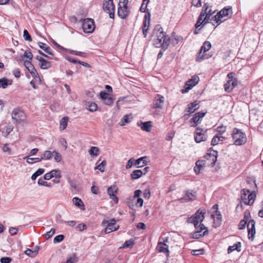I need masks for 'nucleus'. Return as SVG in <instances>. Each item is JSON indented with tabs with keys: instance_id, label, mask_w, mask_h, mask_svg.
<instances>
[{
	"instance_id": "nucleus-1",
	"label": "nucleus",
	"mask_w": 263,
	"mask_h": 263,
	"mask_svg": "<svg viewBox=\"0 0 263 263\" xmlns=\"http://www.w3.org/2000/svg\"><path fill=\"white\" fill-rule=\"evenodd\" d=\"M154 35L156 34L157 38L154 39V44L156 48L162 47L166 49L170 44L175 46L178 43V40L177 39L171 40L170 37L165 34L163 32L162 28L160 25H157L153 31Z\"/></svg>"
},
{
	"instance_id": "nucleus-2",
	"label": "nucleus",
	"mask_w": 263,
	"mask_h": 263,
	"mask_svg": "<svg viewBox=\"0 0 263 263\" xmlns=\"http://www.w3.org/2000/svg\"><path fill=\"white\" fill-rule=\"evenodd\" d=\"M232 137L234 140V144L236 145H242L247 141V137L245 132L240 129L234 128L232 133Z\"/></svg>"
},
{
	"instance_id": "nucleus-3",
	"label": "nucleus",
	"mask_w": 263,
	"mask_h": 263,
	"mask_svg": "<svg viewBox=\"0 0 263 263\" xmlns=\"http://www.w3.org/2000/svg\"><path fill=\"white\" fill-rule=\"evenodd\" d=\"M256 191L250 192V190L243 189L241 191V199L246 205H252L256 198Z\"/></svg>"
},
{
	"instance_id": "nucleus-4",
	"label": "nucleus",
	"mask_w": 263,
	"mask_h": 263,
	"mask_svg": "<svg viewBox=\"0 0 263 263\" xmlns=\"http://www.w3.org/2000/svg\"><path fill=\"white\" fill-rule=\"evenodd\" d=\"M128 0H119L117 14L122 19L126 18L129 15L130 11L128 9Z\"/></svg>"
},
{
	"instance_id": "nucleus-5",
	"label": "nucleus",
	"mask_w": 263,
	"mask_h": 263,
	"mask_svg": "<svg viewBox=\"0 0 263 263\" xmlns=\"http://www.w3.org/2000/svg\"><path fill=\"white\" fill-rule=\"evenodd\" d=\"M232 14V10L231 7H228V8H224L220 11H219L217 14L213 17H212V20L211 21H213L216 22L217 24V26L220 25L223 21L221 20V18L224 16L230 17Z\"/></svg>"
},
{
	"instance_id": "nucleus-6",
	"label": "nucleus",
	"mask_w": 263,
	"mask_h": 263,
	"mask_svg": "<svg viewBox=\"0 0 263 263\" xmlns=\"http://www.w3.org/2000/svg\"><path fill=\"white\" fill-rule=\"evenodd\" d=\"M235 73L230 72L228 74V80L224 85V90L227 92L230 93L233 91L238 83L237 79L234 77Z\"/></svg>"
},
{
	"instance_id": "nucleus-7",
	"label": "nucleus",
	"mask_w": 263,
	"mask_h": 263,
	"mask_svg": "<svg viewBox=\"0 0 263 263\" xmlns=\"http://www.w3.org/2000/svg\"><path fill=\"white\" fill-rule=\"evenodd\" d=\"M199 227L195 229L196 230L194 232L190 234V238L198 239L208 234L209 230L207 227H205L202 223L199 224Z\"/></svg>"
},
{
	"instance_id": "nucleus-8",
	"label": "nucleus",
	"mask_w": 263,
	"mask_h": 263,
	"mask_svg": "<svg viewBox=\"0 0 263 263\" xmlns=\"http://www.w3.org/2000/svg\"><path fill=\"white\" fill-rule=\"evenodd\" d=\"M207 129L201 128L199 127L196 128L194 133V139L196 143H199L205 141L208 139Z\"/></svg>"
},
{
	"instance_id": "nucleus-9",
	"label": "nucleus",
	"mask_w": 263,
	"mask_h": 263,
	"mask_svg": "<svg viewBox=\"0 0 263 263\" xmlns=\"http://www.w3.org/2000/svg\"><path fill=\"white\" fill-rule=\"evenodd\" d=\"M103 8L105 12L108 13L110 18H114L115 6L113 0H104Z\"/></svg>"
},
{
	"instance_id": "nucleus-10",
	"label": "nucleus",
	"mask_w": 263,
	"mask_h": 263,
	"mask_svg": "<svg viewBox=\"0 0 263 263\" xmlns=\"http://www.w3.org/2000/svg\"><path fill=\"white\" fill-rule=\"evenodd\" d=\"M53 151L51 152L48 150H46L43 152L42 156L41 158H29V156H26L24 158V159H26V161L28 163L32 164L33 162L32 161L35 160V162H41L42 160H50L53 156Z\"/></svg>"
},
{
	"instance_id": "nucleus-11",
	"label": "nucleus",
	"mask_w": 263,
	"mask_h": 263,
	"mask_svg": "<svg viewBox=\"0 0 263 263\" xmlns=\"http://www.w3.org/2000/svg\"><path fill=\"white\" fill-rule=\"evenodd\" d=\"M82 28L83 31L86 33H92L95 28V22L92 18H87L82 21Z\"/></svg>"
},
{
	"instance_id": "nucleus-12",
	"label": "nucleus",
	"mask_w": 263,
	"mask_h": 263,
	"mask_svg": "<svg viewBox=\"0 0 263 263\" xmlns=\"http://www.w3.org/2000/svg\"><path fill=\"white\" fill-rule=\"evenodd\" d=\"M12 118L14 122L20 123L25 120V114L19 109H14L12 112Z\"/></svg>"
},
{
	"instance_id": "nucleus-13",
	"label": "nucleus",
	"mask_w": 263,
	"mask_h": 263,
	"mask_svg": "<svg viewBox=\"0 0 263 263\" xmlns=\"http://www.w3.org/2000/svg\"><path fill=\"white\" fill-rule=\"evenodd\" d=\"M164 101L165 98L163 96L159 94L156 95L154 98L152 107L162 109L164 106Z\"/></svg>"
},
{
	"instance_id": "nucleus-14",
	"label": "nucleus",
	"mask_w": 263,
	"mask_h": 263,
	"mask_svg": "<svg viewBox=\"0 0 263 263\" xmlns=\"http://www.w3.org/2000/svg\"><path fill=\"white\" fill-rule=\"evenodd\" d=\"M213 55L211 50H199L196 58V61L200 62L211 58Z\"/></svg>"
},
{
	"instance_id": "nucleus-15",
	"label": "nucleus",
	"mask_w": 263,
	"mask_h": 263,
	"mask_svg": "<svg viewBox=\"0 0 263 263\" xmlns=\"http://www.w3.org/2000/svg\"><path fill=\"white\" fill-rule=\"evenodd\" d=\"M118 191V188L116 185H111L107 189V194L109 198L116 204L118 203V198L116 196Z\"/></svg>"
},
{
	"instance_id": "nucleus-16",
	"label": "nucleus",
	"mask_w": 263,
	"mask_h": 263,
	"mask_svg": "<svg viewBox=\"0 0 263 263\" xmlns=\"http://www.w3.org/2000/svg\"><path fill=\"white\" fill-rule=\"evenodd\" d=\"M255 221L253 219L249 220L247 224L248 238L249 239L253 240L255 234Z\"/></svg>"
},
{
	"instance_id": "nucleus-17",
	"label": "nucleus",
	"mask_w": 263,
	"mask_h": 263,
	"mask_svg": "<svg viewBox=\"0 0 263 263\" xmlns=\"http://www.w3.org/2000/svg\"><path fill=\"white\" fill-rule=\"evenodd\" d=\"M201 11H204L205 12L204 16V21H205V23H209L210 21H211V20H212L213 17L212 16L215 13V11H213L210 8V6L208 3L204 5Z\"/></svg>"
},
{
	"instance_id": "nucleus-18",
	"label": "nucleus",
	"mask_w": 263,
	"mask_h": 263,
	"mask_svg": "<svg viewBox=\"0 0 263 263\" xmlns=\"http://www.w3.org/2000/svg\"><path fill=\"white\" fill-rule=\"evenodd\" d=\"M218 152L217 151H213V154L210 153H206L204 157L207 160L211 161V162L209 165L211 167H213L217 160Z\"/></svg>"
},
{
	"instance_id": "nucleus-19",
	"label": "nucleus",
	"mask_w": 263,
	"mask_h": 263,
	"mask_svg": "<svg viewBox=\"0 0 263 263\" xmlns=\"http://www.w3.org/2000/svg\"><path fill=\"white\" fill-rule=\"evenodd\" d=\"M24 66L28 69L33 78H39L38 73L30 61H24Z\"/></svg>"
},
{
	"instance_id": "nucleus-20",
	"label": "nucleus",
	"mask_w": 263,
	"mask_h": 263,
	"mask_svg": "<svg viewBox=\"0 0 263 263\" xmlns=\"http://www.w3.org/2000/svg\"><path fill=\"white\" fill-rule=\"evenodd\" d=\"M205 213L206 211L204 209H199L193 215L196 220L199 221L200 223H202L204 219Z\"/></svg>"
},
{
	"instance_id": "nucleus-21",
	"label": "nucleus",
	"mask_w": 263,
	"mask_h": 263,
	"mask_svg": "<svg viewBox=\"0 0 263 263\" xmlns=\"http://www.w3.org/2000/svg\"><path fill=\"white\" fill-rule=\"evenodd\" d=\"M196 196L195 192L193 193V191L187 190L185 191L184 195L182 197V201L188 202L195 200Z\"/></svg>"
},
{
	"instance_id": "nucleus-22",
	"label": "nucleus",
	"mask_w": 263,
	"mask_h": 263,
	"mask_svg": "<svg viewBox=\"0 0 263 263\" xmlns=\"http://www.w3.org/2000/svg\"><path fill=\"white\" fill-rule=\"evenodd\" d=\"M147 157L144 156L140 157L135 161L134 165L137 168L142 167L145 165H146L148 162L147 161Z\"/></svg>"
},
{
	"instance_id": "nucleus-23",
	"label": "nucleus",
	"mask_w": 263,
	"mask_h": 263,
	"mask_svg": "<svg viewBox=\"0 0 263 263\" xmlns=\"http://www.w3.org/2000/svg\"><path fill=\"white\" fill-rule=\"evenodd\" d=\"M205 162V160H198L196 162V165L194 168V171L196 175H198L200 173V171L203 168Z\"/></svg>"
},
{
	"instance_id": "nucleus-24",
	"label": "nucleus",
	"mask_w": 263,
	"mask_h": 263,
	"mask_svg": "<svg viewBox=\"0 0 263 263\" xmlns=\"http://www.w3.org/2000/svg\"><path fill=\"white\" fill-rule=\"evenodd\" d=\"M205 12L204 11H201L200 14L198 17V20L195 24L196 29L198 28L199 27H202L204 24L205 23V21L204 19L203 20V17L205 16Z\"/></svg>"
},
{
	"instance_id": "nucleus-25",
	"label": "nucleus",
	"mask_w": 263,
	"mask_h": 263,
	"mask_svg": "<svg viewBox=\"0 0 263 263\" xmlns=\"http://www.w3.org/2000/svg\"><path fill=\"white\" fill-rule=\"evenodd\" d=\"M157 250L159 252L168 254V246L164 242H159L157 247Z\"/></svg>"
},
{
	"instance_id": "nucleus-26",
	"label": "nucleus",
	"mask_w": 263,
	"mask_h": 263,
	"mask_svg": "<svg viewBox=\"0 0 263 263\" xmlns=\"http://www.w3.org/2000/svg\"><path fill=\"white\" fill-rule=\"evenodd\" d=\"M199 106L196 103V102H192L187 105V107L185 109V111L190 112V114L193 113L195 110L198 109Z\"/></svg>"
},
{
	"instance_id": "nucleus-27",
	"label": "nucleus",
	"mask_w": 263,
	"mask_h": 263,
	"mask_svg": "<svg viewBox=\"0 0 263 263\" xmlns=\"http://www.w3.org/2000/svg\"><path fill=\"white\" fill-rule=\"evenodd\" d=\"M12 82V80L8 79L6 78H3L0 79V88L5 89L8 86L11 85Z\"/></svg>"
},
{
	"instance_id": "nucleus-28",
	"label": "nucleus",
	"mask_w": 263,
	"mask_h": 263,
	"mask_svg": "<svg viewBox=\"0 0 263 263\" xmlns=\"http://www.w3.org/2000/svg\"><path fill=\"white\" fill-rule=\"evenodd\" d=\"M133 118V115L131 114L125 115L121 119L119 123L120 125L123 126H124L126 124L129 123L131 121Z\"/></svg>"
},
{
	"instance_id": "nucleus-29",
	"label": "nucleus",
	"mask_w": 263,
	"mask_h": 263,
	"mask_svg": "<svg viewBox=\"0 0 263 263\" xmlns=\"http://www.w3.org/2000/svg\"><path fill=\"white\" fill-rule=\"evenodd\" d=\"M36 59L40 61V67L42 69H47L51 66L50 63L43 58L37 57Z\"/></svg>"
},
{
	"instance_id": "nucleus-30",
	"label": "nucleus",
	"mask_w": 263,
	"mask_h": 263,
	"mask_svg": "<svg viewBox=\"0 0 263 263\" xmlns=\"http://www.w3.org/2000/svg\"><path fill=\"white\" fill-rule=\"evenodd\" d=\"M241 242H237L232 246H229L228 249V253L230 254L232 253L234 250H236L237 252L241 251Z\"/></svg>"
},
{
	"instance_id": "nucleus-31",
	"label": "nucleus",
	"mask_w": 263,
	"mask_h": 263,
	"mask_svg": "<svg viewBox=\"0 0 263 263\" xmlns=\"http://www.w3.org/2000/svg\"><path fill=\"white\" fill-rule=\"evenodd\" d=\"M141 128L142 130L146 132H149L152 126V122L151 121H147L141 122Z\"/></svg>"
},
{
	"instance_id": "nucleus-32",
	"label": "nucleus",
	"mask_w": 263,
	"mask_h": 263,
	"mask_svg": "<svg viewBox=\"0 0 263 263\" xmlns=\"http://www.w3.org/2000/svg\"><path fill=\"white\" fill-rule=\"evenodd\" d=\"M65 59L70 61V62H72L73 63H74V64H76V63H79L86 67H90V66L89 64L86 63V62H82V61H78L77 60H75L74 59H72L71 58V57H70L69 56H65Z\"/></svg>"
},
{
	"instance_id": "nucleus-33",
	"label": "nucleus",
	"mask_w": 263,
	"mask_h": 263,
	"mask_svg": "<svg viewBox=\"0 0 263 263\" xmlns=\"http://www.w3.org/2000/svg\"><path fill=\"white\" fill-rule=\"evenodd\" d=\"M72 201L76 206L79 207L81 210L85 209V205L81 199L76 197L73 198Z\"/></svg>"
},
{
	"instance_id": "nucleus-34",
	"label": "nucleus",
	"mask_w": 263,
	"mask_h": 263,
	"mask_svg": "<svg viewBox=\"0 0 263 263\" xmlns=\"http://www.w3.org/2000/svg\"><path fill=\"white\" fill-rule=\"evenodd\" d=\"M142 175V170H136L131 173L130 177L132 179L136 180L140 178Z\"/></svg>"
},
{
	"instance_id": "nucleus-35",
	"label": "nucleus",
	"mask_w": 263,
	"mask_h": 263,
	"mask_svg": "<svg viewBox=\"0 0 263 263\" xmlns=\"http://www.w3.org/2000/svg\"><path fill=\"white\" fill-rule=\"evenodd\" d=\"M86 106L87 109L91 112L95 111L98 109V105L94 102H88L86 104Z\"/></svg>"
},
{
	"instance_id": "nucleus-36",
	"label": "nucleus",
	"mask_w": 263,
	"mask_h": 263,
	"mask_svg": "<svg viewBox=\"0 0 263 263\" xmlns=\"http://www.w3.org/2000/svg\"><path fill=\"white\" fill-rule=\"evenodd\" d=\"M221 138L225 139V137L223 136H219L218 135L214 136L211 141V145L215 146L217 145L219 141H222V140H221Z\"/></svg>"
},
{
	"instance_id": "nucleus-37",
	"label": "nucleus",
	"mask_w": 263,
	"mask_h": 263,
	"mask_svg": "<svg viewBox=\"0 0 263 263\" xmlns=\"http://www.w3.org/2000/svg\"><path fill=\"white\" fill-rule=\"evenodd\" d=\"M38 252H39V247H37V249H35L34 251H32V250H31L30 249H27L25 251V254L31 257H34L37 254Z\"/></svg>"
},
{
	"instance_id": "nucleus-38",
	"label": "nucleus",
	"mask_w": 263,
	"mask_h": 263,
	"mask_svg": "<svg viewBox=\"0 0 263 263\" xmlns=\"http://www.w3.org/2000/svg\"><path fill=\"white\" fill-rule=\"evenodd\" d=\"M68 120V117H64L62 118L61 120L60 121V129L61 130H63L65 129L67 126V122Z\"/></svg>"
},
{
	"instance_id": "nucleus-39",
	"label": "nucleus",
	"mask_w": 263,
	"mask_h": 263,
	"mask_svg": "<svg viewBox=\"0 0 263 263\" xmlns=\"http://www.w3.org/2000/svg\"><path fill=\"white\" fill-rule=\"evenodd\" d=\"M194 86H195V85H194L192 83H188L187 81L184 84V88L182 89V93L187 92Z\"/></svg>"
},
{
	"instance_id": "nucleus-40",
	"label": "nucleus",
	"mask_w": 263,
	"mask_h": 263,
	"mask_svg": "<svg viewBox=\"0 0 263 263\" xmlns=\"http://www.w3.org/2000/svg\"><path fill=\"white\" fill-rule=\"evenodd\" d=\"M88 152L91 156H97L99 154V149L98 147L92 146Z\"/></svg>"
},
{
	"instance_id": "nucleus-41",
	"label": "nucleus",
	"mask_w": 263,
	"mask_h": 263,
	"mask_svg": "<svg viewBox=\"0 0 263 263\" xmlns=\"http://www.w3.org/2000/svg\"><path fill=\"white\" fill-rule=\"evenodd\" d=\"M190 123H193L191 126L192 127H196L199 123H200V120H198V117L195 114L194 116L191 119L190 121Z\"/></svg>"
},
{
	"instance_id": "nucleus-42",
	"label": "nucleus",
	"mask_w": 263,
	"mask_h": 263,
	"mask_svg": "<svg viewBox=\"0 0 263 263\" xmlns=\"http://www.w3.org/2000/svg\"><path fill=\"white\" fill-rule=\"evenodd\" d=\"M116 223V220L114 218L111 219L109 220H104L102 222V226L105 227L108 226L109 227L114 226Z\"/></svg>"
},
{
	"instance_id": "nucleus-43",
	"label": "nucleus",
	"mask_w": 263,
	"mask_h": 263,
	"mask_svg": "<svg viewBox=\"0 0 263 263\" xmlns=\"http://www.w3.org/2000/svg\"><path fill=\"white\" fill-rule=\"evenodd\" d=\"M2 149L3 152L8 155H11L13 154L12 149L10 147V144L6 143L4 144Z\"/></svg>"
},
{
	"instance_id": "nucleus-44",
	"label": "nucleus",
	"mask_w": 263,
	"mask_h": 263,
	"mask_svg": "<svg viewBox=\"0 0 263 263\" xmlns=\"http://www.w3.org/2000/svg\"><path fill=\"white\" fill-rule=\"evenodd\" d=\"M45 172L44 169L43 168H39L34 173H33L31 176V179L32 180H34L36 179V178L40 175L43 174Z\"/></svg>"
},
{
	"instance_id": "nucleus-45",
	"label": "nucleus",
	"mask_w": 263,
	"mask_h": 263,
	"mask_svg": "<svg viewBox=\"0 0 263 263\" xmlns=\"http://www.w3.org/2000/svg\"><path fill=\"white\" fill-rule=\"evenodd\" d=\"M106 228L104 229V234H108L111 232H114L119 229V226H118L117 227L112 226L109 227L108 226H106Z\"/></svg>"
},
{
	"instance_id": "nucleus-46",
	"label": "nucleus",
	"mask_w": 263,
	"mask_h": 263,
	"mask_svg": "<svg viewBox=\"0 0 263 263\" xmlns=\"http://www.w3.org/2000/svg\"><path fill=\"white\" fill-rule=\"evenodd\" d=\"M56 162H60L62 160V155L57 151H53V156Z\"/></svg>"
},
{
	"instance_id": "nucleus-47",
	"label": "nucleus",
	"mask_w": 263,
	"mask_h": 263,
	"mask_svg": "<svg viewBox=\"0 0 263 263\" xmlns=\"http://www.w3.org/2000/svg\"><path fill=\"white\" fill-rule=\"evenodd\" d=\"M199 81V78L198 76L194 75L192 77L191 79L187 80L188 83H192L194 85H196Z\"/></svg>"
},
{
	"instance_id": "nucleus-48",
	"label": "nucleus",
	"mask_w": 263,
	"mask_h": 263,
	"mask_svg": "<svg viewBox=\"0 0 263 263\" xmlns=\"http://www.w3.org/2000/svg\"><path fill=\"white\" fill-rule=\"evenodd\" d=\"M204 253V249H200L198 250H193L191 252V254L194 256H198L199 255L203 254Z\"/></svg>"
},
{
	"instance_id": "nucleus-49",
	"label": "nucleus",
	"mask_w": 263,
	"mask_h": 263,
	"mask_svg": "<svg viewBox=\"0 0 263 263\" xmlns=\"http://www.w3.org/2000/svg\"><path fill=\"white\" fill-rule=\"evenodd\" d=\"M134 245V240L132 239L126 240L123 245V248H132Z\"/></svg>"
},
{
	"instance_id": "nucleus-50",
	"label": "nucleus",
	"mask_w": 263,
	"mask_h": 263,
	"mask_svg": "<svg viewBox=\"0 0 263 263\" xmlns=\"http://www.w3.org/2000/svg\"><path fill=\"white\" fill-rule=\"evenodd\" d=\"M106 162L105 160L103 161L100 164L98 165L96 167L95 170H99L101 172H103L105 171V166L106 165Z\"/></svg>"
},
{
	"instance_id": "nucleus-51",
	"label": "nucleus",
	"mask_w": 263,
	"mask_h": 263,
	"mask_svg": "<svg viewBox=\"0 0 263 263\" xmlns=\"http://www.w3.org/2000/svg\"><path fill=\"white\" fill-rule=\"evenodd\" d=\"M51 175H52V178L55 177V178L59 179L61 177V172L60 170H53L50 172Z\"/></svg>"
},
{
	"instance_id": "nucleus-52",
	"label": "nucleus",
	"mask_w": 263,
	"mask_h": 263,
	"mask_svg": "<svg viewBox=\"0 0 263 263\" xmlns=\"http://www.w3.org/2000/svg\"><path fill=\"white\" fill-rule=\"evenodd\" d=\"M70 53L74 54L78 56L85 57L86 56V54L85 52H82L78 50H69Z\"/></svg>"
},
{
	"instance_id": "nucleus-53",
	"label": "nucleus",
	"mask_w": 263,
	"mask_h": 263,
	"mask_svg": "<svg viewBox=\"0 0 263 263\" xmlns=\"http://www.w3.org/2000/svg\"><path fill=\"white\" fill-rule=\"evenodd\" d=\"M67 180L70 186L75 190H77V185L74 180H71L70 177H67Z\"/></svg>"
},
{
	"instance_id": "nucleus-54",
	"label": "nucleus",
	"mask_w": 263,
	"mask_h": 263,
	"mask_svg": "<svg viewBox=\"0 0 263 263\" xmlns=\"http://www.w3.org/2000/svg\"><path fill=\"white\" fill-rule=\"evenodd\" d=\"M78 261V259L75 255L72 254L71 256H69L67 260H66V263H77Z\"/></svg>"
},
{
	"instance_id": "nucleus-55",
	"label": "nucleus",
	"mask_w": 263,
	"mask_h": 263,
	"mask_svg": "<svg viewBox=\"0 0 263 263\" xmlns=\"http://www.w3.org/2000/svg\"><path fill=\"white\" fill-rule=\"evenodd\" d=\"M114 101V99L109 96L105 100L103 101V103L106 105H111Z\"/></svg>"
},
{
	"instance_id": "nucleus-56",
	"label": "nucleus",
	"mask_w": 263,
	"mask_h": 263,
	"mask_svg": "<svg viewBox=\"0 0 263 263\" xmlns=\"http://www.w3.org/2000/svg\"><path fill=\"white\" fill-rule=\"evenodd\" d=\"M207 113L206 110H202L199 112L196 113V115L198 117V120H200V121H202V118L205 116L206 114Z\"/></svg>"
},
{
	"instance_id": "nucleus-57",
	"label": "nucleus",
	"mask_w": 263,
	"mask_h": 263,
	"mask_svg": "<svg viewBox=\"0 0 263 263\" xmlns=\"http://www.w3.org/2000/svg\"><path fill=\"white\" fill-rule=\"evenodd\" d=\"M64 239L63 235H59L56 236L53 239V242L54 243H59L63 241Z\"/></svg>"
},
{
	"instance_id": "nucleus-58",
	"label": "nucleus",
	"mask_w": 263,
	"mask_h": 263,
	"mask_svg": "<svg viewBox=\"0 0 263 263\" xmlns=\"http://www.w3.org/2000/svg\"><path fill=\"white\" fill-rule=\"evenodd\" d=\"M23 37L26 41H31L32 38L28 31L25 29L23 31Z\"/></svg>"
},
{
	"instance_id": "nucleus-59",
	"label": "nucleus",
	"mask_w": 263,
	"mask_h": 263,
	"mask_svg": "<svg viewBox=\"0 0 263 263\" xmlns=\"http://www.w3.org/2000/svg\"><path fill=\"white\" fill-rule=\"evenodd\" d=\"M227 127L226 126L221 125L217 128V132L220 135L223 134L226 131Z\"/></svg>"
},
{
	"instance_id": "nucleus-60",
	"label": "nucleus",
	"mask_w": 263,
	"mask_h": 263,
	"mask_svg": "<svg viewBox=\"0 0 263 263\" xmlns=\"http://www.w3.org/2000/svg\"><path fill=\"white\" fill-rule=\"evenodd\" d=\"M212 47L211 44L209 41H205L200 49H210Z\"/></svg>"
},
{
	"instance_id": "nucleus-61",
	"label": "nucleus",
	"mask_w": 263,
	"mask_h": 263,
	"mask_svg": "<svg viewBox=\"0 0 263 263\" xmlns=\"http://www.w3.org/2000/svg\"><path fill=\"white\" fill-rule=\"evenodd\" d=\"M32 57V53L29 50H26L24 55L22 57L23 59H24V58H26L29 60H31Z\"/></svg>"
},
{
	"instance_id": "nucleus-62",
	"label": "nucleus",
	"mask_w": 263,
	"mask_h": 263,
	"mask_svg": "<svg viewBox=\"0 0 263 263\" xmlns=\"http://www.w3.org/2000/svg\"><path fill=\"white\" fill-rule=\"evenodd\" d=\"M100 97L101 99V100L103 101L106 99H107V97H108L110 95L109 93H107L105 91H102L100 92Z\"/></svg>"
},
{
	"instance_id": "nucleus-63",
	"label": "nucleus",
	"mask_w": 263,
	"mask_h": 263,
	"mask_svg": "<svg viewBox=\"0 0 263 263\" xmlns=\"http://www.w3.org/2000/svg\"><path fill=\"white\" fill-rule=\"evenodd\" d=\"M146 14L144 17L143 21H145L147 22V24L149 25L150 21H151V13L149 10H147V12H145Z\"/></svg>"
},
{
	"instance_id": "nucleus-64",
	"label": "nucleus",
	"mask_w": 263,
	"mask_h": 263,
	"mask_svg": "<svg viewBox=\"0 0 263 263\" xmlns=\"http://www.w3.org/2000/svg\"><path fill=\"white\" fill-rule=\"evenodd\" d=\"M247 224V220H241L238 224V229L243 230L246 228Z\"/></svg>"
}]
</instances>
